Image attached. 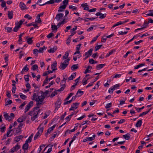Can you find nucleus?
Instances as JSON below:
<instances>
[{"label":"nucleus","instance_id":"obj_47","mask_svg":"<svg viewBox=\"0 0 153 153\" xmlns=\"http://www.w3.org/2000/svg\"><path fill=\"white\" fill-rule=\"evenodd\" d=\"M55 84V82H54L53 81H52L49 84V85L45 86V88H50L51 86L53 85V84Z\"/></svg>","mask_w":153,"mask_h":153},{"label":"nucleus","instance_id":"obj_43","mask_svg":"<svg viewBox=\"0 0 153 153\" xmlns=\"http://www.w3.org/2000/svg\"><path fill=\"white\" fill-rule=\"evenodd\" d=\"M25 21V19H22L20 20L19 22L18 23L17 25L19 26H20L21 27V25Z\"/></svg>","mask_w":153,"mask_h":153},{"label":"nucleus","instance_id":"obj_51","mask_svg":"<svg viewBox=\"0 0 153 153\" xmlns=\"http://www.w3.org/2000/svg\"><path fill=\"white\" fill-rule=\"evenodd\" d=\"M29 75H26L24 76V78L25 80L26 81H28L29 80Z\"/></svg>","mask_w":153,"mask_h":153},{"label":"nucleus","instance_id":"obj_55","mask_svg":"<svg viewBox=\"0 0 153 153\" xmlns=\"http://www.w3.org/2000/svg\"><path fill=\"white\" fill-rule=\"evenodd\" d=\"M69 0H65L62 1V4L63 5H65L66 7L68 3Z\"/></svg>","mask_w":153,"mask_h":153},{"label":"nucleus","instance_id":"obj_7","mask_svg":"<svg viewBox=\"0 0 153 153\" xmlns=\"http://www.w3.org/2000/svg\"><path fill=\"white\" fill-rule=\"evenodd\" d=\"M65 81L64 80H62L61 83V86H62L61 88L57 90V91H63L65 87Z\"/></svg>","mask_w":153,"mask_h":153},{"label":"nucleus","instance_id":"obj_32","mask_svg":"<svg viewBox=\"0 0 153 153\" xmlns=\"http://www.w3.org/2000/svg\"><path fill=\"white\" fill-rule=\"evenodd\" d=\"M123 137L126 139L127 140H129L130 138V134L127 133V134L123 135Z\"/></svg>","mask_w":153,"mask_h":153},{"label":"nucleus","instance_id":"obj_44","mask_svg":"<svg viewBox=\"0 0 153 153\" xmlns=\"http://www.w3.org/2000/svg\"><path fill=\"white\" fill-rule=\"evenodd\" d=\"M38 68V66L37 65H34L31 67V70L34 71Z\"/></svg>","mask_w":153,"mask_h":153},{"label":"nucleus","instance_id":"obj_18","mask_svg":"<svg viewBox=\"0 0 153 153\" xmlns=\"http://www.w3.org/2000/svg\"><path fill=\"white\" fill-rule=\"evenodd\" d=\"M8 17L9 19H11L13 18V11H8Z\"/></svg>","mask_w":153,"mask_h":153},{"label":"nucleus","instance_id":"obj_5","mask_svg":"<svg viewBox=\"0 0 153 153\" xmlns=\"http://www.w3.org/2000/svg\"><path fill=\"white\" fill-rule=\"evenodd\" d=\"M20 146L17 144L14 147H13L10 150V152L11 153H13L14 152H15L16 151L18 150L19 149H20Z\"/></svg>","mask_w":153,"mask_h":153},{"label":"nucleus","instance_id":"obj_40","mask_svg":"<svg viewBox=\"0 0 153 153\" xmlns=\"http://www.w3.org/2000/svg\"><path fill=\"white\" fill-rule=\"evenodd\" d=\"M20 27V26L16 25V26L13 29V31L15 32H16Z\"/></svg>","mask_w":153,"mask_h":153},{"label":"nucleus","instance_id":"obj_31","mask_svg":"<svg viewBox=\"0 0 153 153\" xmlns=\"http://www.w3.org/2000/svg\"><path fill=\"white\" fill-rule=\"evenodd\" d=\"M55 125H53L52 126L49 128L47 130V133H50L54 129V128L55 127Z\"/></svg>","mask_w":153,"mask_h":153},{"label":"nucleus","instance_id":"obj_14","mask_svg":"<svg viewBox=\"0 0 153 153\" xmlns=\"http://www.w3.org/2000/svg\"><path fill=\"white\" fill-rule=\"evenodd\" d=\"M4 116L6 120H8V121H10L11 120V117L10 116H9L8 114L7 113L4 112Z\"/></svg>","mask_w":153,"mask_h":153},{"label":"nucleus","instance_id":"obj_61","mask_svg":"<svg viewBox=\"0 0 153 153\" xmlns=\"http://www.w3.org/2000/svg\"><path fill=\"white\" fill-rule=\"evenodd\" d=\"M16 86H13L12 89V92L13 94H14L16 92Z\"/></svg>","mask_w":153,"mask_h":153},{"label":"nucleus","instance_id":"obj_17","mask_svg":"<svg viewBox=\"0 0 153 153\" xmlns=\"http://www.w3.org/2000/svg\"><path fill=\"white\" fill-rule=\"evenodd\" d=\"M66 7V6L65 5L61 6L59 7L58 11L59 12H62L65 9Z\"/></svg>","mask_w":153,"mask_h":153},{"label":"nucleus","instance_id":"obj_23","mask_svg":"<svg viewBox=\"0 0 153 153\" xmlns=\"http://www.w3.org/2000/svg\"><path fill=\"white\" fill-rule=\"evenodd\" d=\"M33 37L28 38V37L26 38V41L27 43L29 44H31L33 42V41L32 40Z\"/></svg>","mask_w":153,"mask_h":153},{"label":"nucleus","instance_id":"obj_60","mask_svg":"<svg viewBox=\"0 0 153 153\" xmlns=\"http://www.w3.org/2000/svg\"><path fill=\"white\" fill-rule=\"evenodd\" d=\"M114 90V89L112 86L108 90V92L109 93H112L113 92V91Z\"/></svg>","mask_w":153,"mask_h":153},{"label":"nucleus","instance_id":"obj_49","mask_svg":"<svg viewBox=\"0 0 153 153\" xmlns=\"http://www.w3.org/2000/svg\"><path fill=\"white\" fill-rule=\"evenodd\" d=\"M88 79V78L86 79L85 78L83 79L82 81L83 85H85L87 83V80Z\"/></svg>","mask_w":153,"mask_h":153},{"label":"nucleus","instance_id":"obj_57","mask_svg":"<svg viewBox=\"0 0 153 153\" xmlns=\"http://www.w3.org/2000/svg\"><path fill=\"white\" fill-rule=\"evenodd\" d=\"M1 132H4L5 129V126H4L3 127H1L0 128Z\"/></svg>","mask_w":153,"mask_h":153},{"label":"nucleus","instance_id":"obj_13","mask_svg":"<svg viewBox=\"0 0 153 153\" xmlns=\"http://www.w3.org/2000/svg\"><path fill=\"white\" fill-rule=\"evenodd\" d=\"M61 103V100L59 99H58L55 104V107L59 108L60 107Z\"/></svg>","mask_w":153,"mask_h":153},{"label":"nucleus","instance_id":"obj_36","mask_svg":"<svg viewBox=\"0 0 153 153\" xmlns=\"http://www.w3.org/2000/svg\"><path fill=\"white\" fill-rule=\"evenodd\" d=\"M75 76H76V74L75 73H74L73 74H71V76L68 78L69 80H73V79L75 77Z\"/></svg>","mask_w":153,"mask_h":153},{"label":"nucleus","instance_id":"obj_42","mask_svg":"<svg viewBox=\"0 0 153 153\" xmlns=\"http://www.w3.org/2000/svg\"><path fill=\"white\" fill-rule=\"evenodd\" d=\"M20 97L23 100H25L27 98V96L22 93H20Z\"/></svg>","mask_w":153,"mask_h":153},{"label":"nucleus","instance_id":"obj_30","mask_svg":"<svg viewBox=\"0 0 153 153\" xmlns=\"http://www.w3.org/2000/svg\"><path fill=\"white\" fill-rule=\"evenodd\" d=\"M15 129L16 130L15 132L14 133V134L15 135L18 133H21L22 132V130H21V129L19 128L18 127L16 128H15Z\"/></svg>","mask_w":153,"mask_h":153},{"label":"nucleus","instance_id":"obj_45","mask_svg":"<svg viewBox=\"0 0 153 153\" xmlns=\"http://www.w3.org/2000/svg\"><path fill=\"white\" fill-rule=\"evenodd\" d=\"M105 65V64H100L96 66V68L101 69Z\"/></svg>","mask_w":153,"mask_h":153},{"label":"nucleus","instance_id":"obj_64","mask_svg":"<svg viewBox=\"0 0 153 153\" xmlns=\"http://www.w3.org/2000/svg\"><path fill=\"white\" fill-rule=\"evenodd\" d=\"M111 105H112V104H111V102H110L109 103H108V104H107L106 106H105V108H110L111 107Z\"/></svg>","mask_w":153,"mask_h":153},{"label":"nucleus","instance_id":"obj_10","mask_svg":"<svg viewBox=\"0 0 153 153\" xmlns=\"http://www.w3.org/2000/svg\"><path fill=\"white\" fill-rule=\"evenodd\" d=\"M28 147V144L27 143H25L23 145L22 149L25 151V153H27V149Z\"/></svg>","mask_w":153,"mask_h":153},{"label":"nucleus","instance_id":"obj_9","mask_svg":"<svg viewBox=\"0 0 153 153\" xmlns=\"http://www.w3.org/2000/svg\"><path fill=\"white\" fill-rule=\"evenodd\" d=\"M80 78V76L78 78H77L76 79H75V82H76V84H74L71 87L70 90L71 91L73 90L75 88V87L78 85V83L79 82V79Z\"/></svg>","mask_w":153,"mask_h":153},{"label":"nucleus","instance_id":"obj_33","mask_svg":"<svg viewBox=\"0 0 153 153\" xmlns=\"http://www.w3.org/2000/svg\"><path fill=\"white\" fill-rule=\"evenodd\" d=\"M149 24V22H145L143 24V25L142 26V27H141V29H142L144 28L147 26Z\"/></svg>","mask_w":153,"mask_h":153},{"label":"nucleus","instance_id":"obj_58","mask_svg":"<svg viewBox=\"0 0 153 153\" xmlns=\"http://www.w3.org/2000/svg\"><path fill=\"white\" fill-rule=\"evenodd\" d=\"M36 19H37L36 22L38 23H40L41 22V20L40 18V15H38L36 16Z\"/></svg>","mask_w":153,"mask_h":153},{"label":"nucleus","instance_id":"obj_56","mask_svg":"<svg viewBox=\"0 0 153 153\" xmlns=\"http://www.w3.org/2000/svg\"><path fill=\"white\" fill-rule=\"evenodd\" d=\"M74 93H71L69 94L67 97L66 98V100H68L74 94Z\"/></svg>","mask_w":153,"mask_h":153},{"label":"nucleus","instance_id":"obj_12","mask_svg":"<svg viewBox=\"0 0 153 153\" xmlns=\"http://www.w3.org/2000/svg\"><path fill=\"white\" fill-rule=\"evenodd\" d=\"M57 65V62L56 61H55L51 65V68L53 70V71H54L57 70V69L56 68Z\"/></svg>","mask_w":153,"mask_h":153},{"label":"nucleus","instance_id":"obj_52","mask_svg":"<svg viewBox=\"0 0 153 153\" xmlns=\"http://www.w3.org/2000/svg\"><path fill=\"white\" fill-rule=\"evenodd\" d=\"M5 29L7 30V32H10L12 31V28L10 27H7Z\"/></svg>","mask_w":153,"mask_h":153},{"label":"nucleus","instance_id":"obj_21","mask_svg":"<svg viewBox=\"0 0 153 153\" xmlns=\"http://www.w3.org/2000/svg\"><path fill=\"white\" fill-rule=\"evenodd\" d=\"M44 128L43 127L41 126V125H39L37 128V130H38V132L41 134L43 132Z\"/></svg>","mask_w":153,"mask_h":153},{"label":"nucleus","instance_id":"obj_37","mask_svg":"<svg viewBox=\"0 0 153 153\" xmlns=\"http://www.w3.org/2000/svg\"><path fill=\"white\" fill-rule=\"evenodd\" d=\"M144 63H142L139 65H137L136 66H135L134 68L135 69H137L139 68L140 67H142L145 65Z\"/></svg>","mask_w":153,"mask_h":153},{"label":"nucleus","instance_id":"obj_35","mask_svg":"<svg viewBox=\"0 0 153 153\" xmlns=\"http://www.w3.org/2000/svg\"><path fill=\"white\" fill-rule=\"evenodd\" d=\"M79 104V103L78 102H76L75 103H73L72 105V106L74 107V109H76L78 108Z\"/></svg>","mask_w":153,"mask_h":153},{"label":"nucleus","instance_id":"obj_4","mask_svg":"<svg viewBox=\"0 0 153 153\" xmlns=\"http://www.w3.org/2000/svg\"><path fill=\"white\" fill-rule=\"evenodd\" d=\"M33 105V101H30L29 103L26 106L25 109V113L27 112L32 107Z\"/></svg>","mask_w":153,"mask_h":153},{"label":"nucleus","instance_id":"obj_20","mask_svg":"<svg viewBox=\"0 0 153 153\" xmlns=\"http://www.w3.org/2000/svg\"><path fill=\"white\" fill-rule=\"evenodd\" d=\"M33 134H31L28 137V139H27L26 141H25L26 143H30L31 142L32 139L33 137Z\"/></svg>","mask_w":153,"mask_h":153},{"label":"nucleus","instance_id":"obj_41","mask_svg":"<svg viewBox=\"0 0 153 153\" xmlns=\"http://www.w3.org/2000/svg\"><path fill=\"white\" fill-rule=\"evenodd\" d=\"M149 13L146 14V16H153V10H150L149 11Z\"/></svg>","mask_w":153,"mask_h":153},{"label":"nucleus","instance_id":"obj_6","mask_svg":"<svg viewBox=\"0 0 153 153\" xmlns=\"http://www.w3.org/2000/svg\"><path fill=\"white\" fill-rule=\"evenodd\" d=\"M68 64L64 61L61 63L59 68L62 70H64L68 66Z\"/></svg>","mask_w":153,"mask_h":153},{"label":"nucleus","instance_id":"obj_2","mask_svg":"<svg viewBox=\"0 0 153 153\" xmlns=\"http://www.w3.org/2000/svg\"><path fill=\"white\" fill-rule=\"evenodd\" d=\"M67 22L65 18L62 21L60 22L56 26L55 25H53L51 26L52 29L53 30H56L57 28H59L61 25L65 24Z\"/></svg>","mask_w":153,"mask_h":153},{"label":"nucleus","instance_id":"obj_24","mask_svg":"<svg viewBox=\"0 0 153 153\" xmlns=\"http://www.w3.org/2000/svg\"><path fill=\"white\" fill-rule=\"evenodd\" d=\"M81 6L84 8V10H88L89 9V7H88L87 4L85 3L84 4H82L81 5Z\"/></svg>","mask_w":153,"mask_h":153},{"label":"nucleus","instance_id":"obj_38","mask_svg":"<svg viewBox=\"0 0 153 153\" xmlns=\"http://www.w3.org/2000/svg\"><path fill=\"white\" fill-rule=\"evenodd\" d=\"M41 134H40L38 132H37L36 134H35L34 137V140H36L41 135Z\"/></svg>","mask_w":153,"mask_h":153},{"label":"nucleus","instance_id":"obj_62","mask_svg":"<svg viewBox=\"0 0 153 153\" xmlns=\"http://www.w3.org/2000/svg\"><path fill=\"white\" fill-rule=\"evenodd\" d=\"M53 35V33H51L47 36V37L48 38H50Z\"/></svg>","mask_w":153,"mask_h":153},{"label":"nucleus","instance_id":"obj_34","mask_svg":"<svg viewBox=\"0 0 153 153\" xmlns=\"http://www.w3.org/2000/svg\"><path fill=\"white\" fill-rule=\"evenodd\" d=\"M150 110V109L148 110L147 111H146L143 112V113H141L140 114L139 116V117H141L143 115H146L147 114H148Z\"/></svg>","mask_w":153,"mask_h":153},{"label":"nucleus","instance_id":"obj_26","mask_svg":"<svg viewBox=\"0 0 153 153\" xmlns=\"http://www.w3.org/2000/svg\"><path fill=\"white\" fill-rule=\"evenodd\" d=\"M83 94V91H81L80 90H79L77 91L76 95L77 97H79L82 95Z\"/></svg>","mask_w":153,"mask_h":153},{"label":"nucleus","instance_id":"obj_29","mask_svg":"<svg viewBox=\"0 0 153 153\" xmlns=\"http://www.w3.org/2000/svg\"><path fill=\"white\" fill-rule=\"evenodd\" d=\"M69 53L68 52H66L64 54L62 58V59L64 60L65 59H66L68 58V56Z\"/></svg>","mask_w":153,"mask_h":153},{"label":"nucleus","instance_id":"obj_50","mask_svg":"<svg viewBox=\"0 0 153 153\" xmlns=\"http://www.w3.org/2000/svg\"><path fill=\"white\" fill-rule=\"evenodd\" d=\"M13 129H10V130H8L7 131V133L6 135H7V136H8V137H9L10 136H11V135H10L9 134L13 130Z\"/></svg>","mask_w":153,"mask_h":153},{"label":"nucleus","instance_id":"obj_11","mask_svg":"<svg viewBox=\"0 0 153 153\" xmlns=\"http://www.w3.org/2000/svg\"><path fill=\"white\" fill-rule=\"evenodd\" d=\"M92 51L93 49H91L85 53V56H86V58H87L91 55Z\"/></svg>","mask_w":153,"mask_h":153},{"label":"nucleus","instance_id":"obj_1","mask_svg":"<svg viewBox=\"0 0 153 153\" xmlns=\"http://www.w3.org/2000/svg\"><path fill=\"white\" fill-rule=\"evenodd\" d=\"M45 97L43 95L39 96L37 97L36 94L34 93L31 99L36 102L37 107L35 108L33 110H31L28 113V115L33 116L31 120L34 121L37 117L38 114L40 113V110L39 108L40 105L43 104V101Z\"/></svg>","mask_w":153,"mask_h":153},{"label":"nucleus","instance_id":"obj_63","mask_svg":"<svg viewBox=\"0 0 153 153\" xmlns=\"http://www.w3.org/2000/svg\"><path fill=\"white\" fill-rule=\"evenodd\" d=\"M24 17L26 18H28L29 20H30L32 19V17H30L28 14L26 15Z\"/></svg>","mask_w":153,"mask_h":153},{"label":"nucleus","instance_id":"obj_46","mask_svg":"<svg viewBox=\"0 0 153 153\" xmlns=\"http://www.w3.org/2000/svg\"><path fill=\"white\" fill-rule=\"evenodd\" d=\"M122 24H123V22H122L120 21V22H118L116 24H115V25H114L112 26V27H116V26H117L121 25Z\"/></svg>","mask_w":153,"mask_h":153},{"label":"nucleus","instance_id":"obj_16","mask_svg":"<svg viewBox=\"0 0 153 153\" xmlns=\"http://www.w3.org/2000/svg\"><path fill=\"white\" fill-rule=\"evenodd\" d=\"M57 47L55 46L52 48H51L48 51V52L49 53H53L57 49Z\"/></svg>","mask_w":153,"mask_h":153},{"label":"nucleus","instance_id":"obj_59","mask_svg":"<svg viewBox=\"0 0 153 153\" xmlns=\"http://www.w3.org/2000/svg\"><path fill=\"white\" fill-rule=\"evenodd\" d=\"M33 54L36 56H37L38 52H39L38 50L37 49H34L33 50Z\"/></svg>","mask_w":153,"mask_h":153},{"label":"nucleus","instance_id":"obj_22","mask_svg":"<svg viewBox=\"0 0 153 153\" xmlns=\"http://www.w3.org/2000/svg\"><path fill=\"white\" fill-rule=\"evenodd\" d=\"M44 128L43 127L41 126V125H39L37 128V130H38V132L41 134L43 132Z\"/></svg>","mask_w":153,"mask_h":153},{"label":"nucleus","instance_id":"obj_19","mask_svg":"<svg viewBox=\"0 0 153 153\" xmlns=\"http://www.w3.org/2000/svg\"><path fill=\"white\" fill-rule=\"evenodd\" d=\"M23 137L22 135H20L14 138V140L16 142L19 141Z\"/></svg>","mask_w":153,"mask_h":153},{"label":"nucleus","instance_id":"obj_27","mask_svg":"<svg viewBox=\"0 0 153 153\" xmlns=\"http://www.w3.org/2000/svg\"><path fill=\"white\" fill-rule=\"evenodd\" d=\"M78 67V64L73 65L71 67V69L72 71H74L77 69Z\"/></svg>","mask_w":153,"mask_h":153},{"label":"nucleus","instance_id":"obj_15","mask_svg":"<svg viewBox=\"0 0 153 153\" xmlns=\"http://www.w3.org/2000/svg\"><path fill=\"white\" fill-rule=\"evenodd\" d=\"M54 3H55V0H50V1H47L43 4H39V5L40 6H43L47 4H51Z\"/></svg>","mask_w":153,"mask_h":153},{"label":"nucleus","instance_id":"obj_39","mask_svg":"<svg viewBox=\"0 0 153 153\" xmlns=\"http://www.w3.org/2000/svg\"><path fill=\"white\" fill-rule=\"evenodd\" d=\"M96 136V135L95 134L93 135L92 137H87V139L89 141H92L94 140V138H95Z\"/></svg>","mask_w":153,"mask_h":153},{"label":"nucleus","instance_id":"obj_54","mask_svg":"<svg viewBox=\"0 0 153 153\" xmlns=\"http://www.w3.org/2000/svg\"><path fill=\"white\" fill-rule=\"evenodd\" d=\"M120 86L119 84H117L114 85L113 86H112V87L114 88V90L116 89H117L119 88V87Z\"/></svg>","mask_w":153,"mask_h":153},{"label":"nucleus","instance_id":"obj_28","mask_svg":"<svg viewBox=\"0 0 153 153\" xmlns=\"http://www.w3.org/2000/svg\"><path fill=\"white\" fill-rule=\"evenodd\" d=\"M142 120L138 121L136 124V126L137 127H140L142 125Z\"/></svg>","mask_w":153,"mask_h":153},{"label":"nucleus","instance_id":"obj_25","mask_svg":"<svg viewBox=\"0 0 153 153\" xmlns=\"http://www.w3.org/2000/svg\"><path fill=\"white\" fill-rule=\"evenodd\" d=\"M29 68L27 67V65H26L23 68L22 71L21 73L23 74L24 71L27 72L28 71Z\"/></svg>","mask_w":153,"mask_h":153},{"label":"nucleus","instance_id":"obj_3","mask_svg":"<svg viewBox=\"0 0 153 153\" xmlns=\"http://www.w3.org/2000/svg\"><path fill=\"white\" fill-rule=\"evenodd\" d=\"M64 16V14L63 13H59L56 14L54 21L56 20L57 22H61Z\"/></svg>","mask_w":153,"mask_h":153},{"label":"nucleus","instance_id":"obj_48","mask_svg":"<svg viewBox=\"0 0 153 153\" xmlns=\"http://www.w3.org/2000/svg\"><path fill=\"white\" fill-rule=\"evenodd\" d=\"M69 8L70 9H71L73 10H75L77 9V7H76L73 6L71 5L69 6Z\"/></svg>","mask_w":153,"mask_h":153},{"label":"nucleus","instance_id":"obj_53","mask_svg":"<svg viewBox=\"0 0 153 153\" xmlns=\"http://www.w3.org/2000/svg\"><path fill=\"white\" fill-rule=\"evenodd\" d=\"M79 133H80V132H78L76 133L75 134L73 137L72 139L74 140L76 139V137L77 136H78L79 135Z\"/></svg>","mask_w":153,"mask_h":153},{"label":"nucleus","instance_id":"obj_8","mask_svg":"<svg viewBox=\"0 0 153 153\" xmlns=\"http://www.w3.org/2000/svg\"><path fill=\"white\" fill-rule=\"evenodd\" d=\"M19 7L22 10H27L28 8L26 6L25 4L23 2H20L19 3Z\"/></svg>","mask_w":153,"mask_h":153}]
</instances>
